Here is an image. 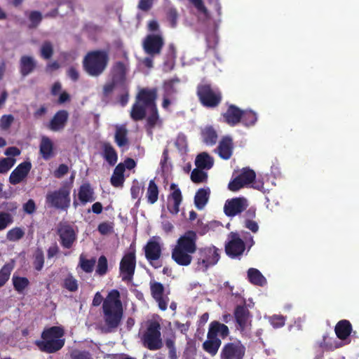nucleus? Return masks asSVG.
I'll return each instance as SVG.
<instances>
[{
    "label": "nucleus",
    "instance_id": "obj_3",
    "mask_svg": "<svg viewBox=\"0 0 359 359\" xmlns=\"http://www.w3.org/2000/svg\"><path fill=\"white\" fill-rule=\"evenodd\" d=\"M64 334L65 332L62 327H51L42 332V339L36 341L35 344L43 352L55 353L60 350L65 345Z\"/></svg>",
    "mask_w": 359,
    "mask_h": 359
},
{
    "label": "nucleus",
    "instance_id": "obj_14",
    "mask_svg": "<svg viewBox=\"0 0 359 359\" xmlns=\"http://www.w3.org/2000/svg\"><path fill=\"white\" fill-rule=\"evenodd\" d=\"M57 233L60 244L64 248H71L77 238V233L74 228L67 223H60L58 225Z\"/></svg>",
    "mask_w": 359,
    "mask_h": 359
},
{
    "label": "nucleus",
    "instance_id": "obj_60",
    "mask_svg": "<svg viewBox=\"0 0 359 359\" xmlns=\"http://www.w3.org/2000/svg\"><path fill=\"white\" fill-rule=\"evenodd\" d=\"M29 20L32 26H36L41 20V14L37 11H33L29 13Z\"/></svg>",
    "mask_w": 359,
    "mask_h": 359
},
{
    "label": "nucleus",
    "instance_id": "obj_45",
    "mask_svg": "<svg viewBox=\"0 0 359 359\" xmlns=\"http://www.w3.org/2000/svg\"><path fill=\"white\" fill-rule=\"evenodd\" d=\"M257 120V116L254 111L251 110L243 111L241 121L245 126H250L254 125Z\"/></svg>",
    "mask_w": 359,
    "mask_h": 359
},
{
    "label": "nucleus",
    "instance_id": "obj_12",
    "mask_svg": "<svg viewBox=\"0 0 359 359\" xmlns=\"http://www.w3.org/2000/svg\"><path fill=\"white\" fill-rule=\"evenodd\" d=\"M197 93L201 103L208 107L217 106L221 100L219 91L211 88L209 85L199 86Z\"/></svg>",
    "mask_w": 359,
    "mask_h": 359
},
{
    "label": "nucleus",
    "instance_id": "obj_29",
    "mask_svg": "<svg viewBox=\"0 0 359 359\" xmlns=\"http://www.w3.org/2000/svg\"><path fill=\"white\" fill-rule=\"evenodd\" d=\"M243 111L236 106L231 105L224 114L225 121L231 126L236 125L241 121Z\"/></svg>",
    "mask_w": 359,
    "mask_h": 359
},
{
    "label": "nucleus",
    "instance_id": "obj_24",
    "mask_svg": "<svg viewBox=\"0 0 359 359\" xmlns=\"http://www.w3.org/2000/svg\"><path fill=\"white\" fill-rule=\"evenodd\" d=\"M192 255L176 245L172 250V259L180 266H189L192 261Z\"/></svg>",
    "mask_w": 359,
    "mask_h": 359
},
{
    "label": "nucleus",
    "instance_id": "obj_52",
    "mask_svg": "<svg viewBox=\"0 0 359 359\" xmlns=\"http://www.w3.org/2000/svg\"><path fill=\"white\" fill-rule=\"evenodd\" d=\"M78 282L72 276L68 275L64 280V287L70 292H75L78 290Z\"/></svg>",
    "mask_w": 359,
    "mask_h": 359
},
{
    "label": "nucleus",
    "instance_id": "obj_63",
    "mask_svg": "<svg viewBox=\"0 0 359 359\" xmlns=\"http://www.w3.org/2000/svg\"><path fill=\"white\" fill-rule=\"evenodd\" d=\"M67 75L74 81H76L79 78V71L74 67H71L68 69Z\"/></svg>",
    "mask_w": 359,
    "mask_h": 359
},
{
    "label": "nucleus",
    "instance_id": "obj_41",
    "mask_svg": "<svg viewBox=\"0 0 359 359\" xmlns=\"http://www.w3.org/2000/svg\"><path fill=\"white\" fill-rule=\"evenodd\" d=\"M158 189L154 180H150L147 191V198L149 203L154 204L158 200Z\"/></svg>",
    "mask_w": 359,
    "mask_h": 359
},
{
    "label": "nucleus",
    "instance_id": "obj_18",
    "mask_svg": "<svg viewBox=\"0 0 359 359\" xmlns=\"http://www.w3.org/2000/svg\"><path fill=\"white\" fill-rule=\"evenodd\" d=\"M180 81L178 79H173L165 81L163 86V100L162 107L168 109L169 106L175 100V95L177 93V86Z\"/></svg>",
    "mask_w": 359,
    "mask_h": 359
},
{
    "label": "nucleus",
    "instance_id": "obj_26",
    "mask_svg": "<svg viewBox=\"0 0 359 359\" xmlns=\"http://www.w3.org/2000/svg\"><path fill=\"white\" fill-rule=\"evenodd\" d=\"M352 327L351 323L346 320L339 321L335 327V333L337 337L344 341V344L350 343L348 337L351 334Z\"/></svg>",
    "mask_w": 359,
    "mask_h": 359
},
{
    "label": "nucleus",
    "instance_id": "obj_21",
    "mask_svg": "<svg viewBox=\"0 0 359 359\" xmlns=\"http://www.w3.org/2000/svg\"><path fill=\"white\" fill-rule=\"evenodd\" d=\"M170 191L171 192L168 198V209L170 213L176 215L180 211L182 196L180 189L175 184H171Z\"/></svg>",
    "mask_w": 359,
    "mask_h": 359
},
{
    "label": "nucleus",
    "instance_id": "obj_58",
    "mask_svg": "<svg viewBox=\"0 0 359 359\" xmlns=\"http://www.w3.org/2000/svg\"><path fill=\"white\" fill-rule=\"evenodd\" d=\"M14 117L12 115H4L0 118V128L3 130H8L12 123Z\"/></svg>",
    "mask_w": 359,
    "mask_h": 359
},
{
    "label": "nucleus",
    "instance_id": "obj_51",
    "mask_svg": "<svg viewBox=\"0 0 359 359\" xmlns=\"http://www.w3.org/2000/svg\"><path fill=\"white\" fill-rule=\"evenodd\" d=\"M15 163V159L13 157H7L0 161V173L6 172Z\"/></svg>",
    "mask_w": 359,
    "mask_h": 359
},
{
    "label": "nucleus",
    "instance_id": "obj_25",
    "mask_svg": "<svg viewBox=\"0 0 359 359\" xmlns=\"http://www.w3.org/2000/svg\"><path fill=\"white\" fill-rule=\"evenodd\" d=\"M69 114L65 110L57 111L48 124V128L53 131H59L63 129L67 121Z\"/></svg>",
    "mask_w": 359,
    "mask_h": 359
},
{
    "label": "nucleus",
    "instance_id": "obj_7",
    "mask_svg": "<svg viewBox=\"0 0 359 359\" xmlns=\"http://www.w3.org/2000/svg\"><path fill=\"white\" fill-rule=\"evenodd\" d=\"M219 259L218 249L215 246H208L198 250L197 269L205 271L209 267L215 265Z\"/></svg>",
    "mask_w": 359,
    "mask_h": 359
},
{
    "label": "nucleus",
    "instance_id": "obj_59",
    "mask_svg": "<svg viewBox=\"0 0 359 359\" xmlns=\"http://www.w3.org/2000/svg\"><path fill=\"white\" fill-rule=\"evenodd\" d=\"M41 55L45 59H48L53 54V47L48 42H46L43 44L41 50Z\"/></svg>",
    "mask_w": 359,
    "mask_h": 359
},
{
    "label": "nucleus",
    "instance_id": "obj_10",
    "mask_svg": "<svg viewBox=\"0 0 359 359\" xmlns=\"http://www.w3.org/2000/svg\"><path fill=\"white\" fill-rule=\"evenodd\" d=\"M163 248V242L159 236H152L144 247L145 257L147 261L155 268L160 266L155 264L161 256Z\"/></svg>",
    "mask_w": 359,
    "mask_h": 359
},
{
    "label": "nucleus",
    "instance_id": "obj_48",
    "mask_svg": "<svg viewBox=\"0 0 359 359\" xmlns=\"http://www.w3.org/2000/svg\"><path fill=\"white\" fill-rule=\"evenodd\" d=\"M95 264V260L94 259H86L83 255H81L79 257V266L82 269L83 271L86 273H90L93 271L94 266Z\"/></svg>",
    "mask_w": 359,
    "mask_h": 359
},
{
    "label": "nucleus",
    "instance_id": "obj_49",
    "mask_svg": "<svg viewBox=\"0 0 359 359\" xmlns=\"http://www.w3.org/2000/svg\"><path fill=\"white\" fill-rule=\"evenodd\" d=\"M13 222V216L10 213L0 212V231L6 229Z\"/></svg>",
    "mask_w": 359,
    "mask_h": 359
},
{
    "label": "nucleus",
    "instance_id": "obj_22",
    "mask_svg": "<svg viewBox=\"0 0 359 359\" xmlns=\"http://www.w3.org/2000/svg\"><path fill=\"white\" fill-rule=\"evenodd\" d=\"M78 199L79 201V204L86 205L88 203H92L95 200V196L93 188L88 183L83 184L78 190ZM74 206L76 208L79 203L75 199L74 201Z\"/></svg>",
    "mask_w": 359,
    "mask_h": 359
},
{
    "label": "nucleus",
    "instance_id": "obj_33",
    "mask_svg": "<svg viewBox=\"0 0 359 359\" xmlns=\"http://www.w3.org/2000/svg\"><path fill=\"white\" fill-rule=\"evenodd\" d=\"M229 334V328L224 324H222L217 321L212 322L210 325L208 335L217 337V335L222 337H226Z\"/></svg>",
    "mask_w": 359,
    "mask_h": 359
},
{
    "label": "nucleus",
    "instance_id": "obj_40",
    "mask_svg": "<svg viewBox=\"0 0 359 359\" xmlns=\"http://www.w3.org/2000/svg\"><path fill=\"white\" fill-rule=\"evenodd\" d=\"M127 130L125 126H116L115 133V142L120 147L127 144L128 139L126 137Z\"/></svg>",
    "mask_w": 359,
    "mask_h": 359
},
{
    "label": "nucleus",
    "instance_id": "obj_13",
    "mask_svg": "<svg viewBox=\"0 0 359 359\" xmlns=\"http://www.w3.org/2000/svg\"><path fill=\"white\" fill-rule=\"evenodd\" d=\"M164 44L163 38L160 33L148 34L142 42L143 49L150 56L158 55Z\"/></svg>",
    "mask_w": 359,
    "mask_h": 359
},
{
    "label": "nucleus",
    "instance_id": "obj_8",
    "mask_svg": "<svg viewBox=\"0 0 359 359\" xmlns=\"http://www.w3.org/2000/svg\"><path fill=\"white\" fill-rule=\"evenodd\" d=\"M136 267L135 250L130 248L126 252L120 262V276L123 281L133 280Z\"/></svg>",
    "mask_w": 359,
    "mask_h": 359
},
{
    "label": "nucleus",
    "instance_id": "obj_27",
    "mask_svg": "<svg viewBox=\"0 0 359 359\" xmlns=\"http://www.w3.org/2000/svg\"><path fill=\"white\" fill-rule=\"evenodd\" d=\"M234 315L236 322L242 331L248 327L250 325L249 311L245 306H237Z\"/></svg>",
    "mask_w": 359,
    "mask_h": 359
},
{
    "label": "nucleus",
    "instance_id": "obj_64",
    "mask_svg": "<svg viewBox=\"0 0 359 359\" xmlns=\"http://www.w3.org/2000/svg\"><path fill=\"white\" fill-rule=\"evenodd\" d=\"M5 155L8 157H14L20 154V151L18 148L15 147H11L6 149L4 152Z\"/></svg>",
    "mask_w": 359,
    "mask_h": 359
},
{
    "label": "nucleus",
    "instance_id": "obj_37",
    "mask_svg": "<svg viewBox=\"0 0 359 359\" xmlns=\"http://www.w3.org/2000/svg\"><path fill=\"white\" fill-rule=\"evenodd\" d=\"M36 67V62L33 57L23 56L20 60V70L23 76L31 73Z\"/></svg>",
    "mask_w": 359,
    "mask_h": 359
},
{
    "label": "nucleus",
    "instance_id": "obj_9",
    "mask_svg": "<svg viewBox=\"0 0 359 359\" xmlns=\"http://www.w3.org/2000/svg\"><path fill=\"white\" fill-rule=\"evenodd\" d=\"M70 188L68 187H63L46 196V202L50 206L61 210H67L70 205Z\"/></svg>",
    "mask_w": 359,
    "mask_h": 359
},
{
    "label": "nucleus",
    "instance_id": "obj_15",
    "mask_svg": "<svg viewBox=\"0 0 359 359\" xmlns=\"http://www.w3.org/2000/svg\"><path fill=\"white\" fill-rule=\"evenodd\" d=\"M255 176V172L252 170L243 168L240 175L229 183L228 187L231 191H236L252 183Z\"/></svg>",
    "mask_w": 359,
    "mask_h": 359
},
{
    "label": "nucleus",
    "instance_id": "obj_30",
    "mask_svg": "<svg viewBox=\"0 0 359 359\" xmlns=\"http://www.w3.org/2000/svg\"><path fill=\"white\" fill-rule=\"evenodd\" d=\"M195 164L200 169H210L213 164V158L206 152L199 154L195 160Z\"/></svg>",
    "mask_w": 359,
    "mask_h": 359
},
{
    "label": "nucleus",
    "instance_id": "obj_17",
    "mask_svg": "<svg viewBox=\"0 0 359 359\" xmlns=\"http://www.w3.org/2000/svg\"><path fill=\"white\" fill-rule=\"evenodd\" d=\"M196 241V233L194 231H188L177 239L176 245L185 250L189 253L194 254L197 250Z\"/></svg>",
    "mask_w": 359,
    "mask_h": 359
},
{
    "label": "nucleus",
    "instance_id": "obj_4",
    "mask_svg": "<svg viewBox=\"0 0 359 359\" xmlns=\"http://www.w3.org/2000/svg\"><path fill=\"white\" fill-rule=\"evenodd\" d=\"M109 55L104 50L89 52L83 59V69L91 76H98L105 70Z\"/></svg>",
    "mask_w": 359,
    "mask_h": 359
},
{
    "label": "nucleus",
    "instance_id": "obj_57",
    "mask_svg": "<svg viewBox=\"0 0 359 359\" xmlns=\"http://www.w3.org/2000/svg\"><path fill=\"white\" fill-rule=\"evenodd\" d=\"M267 318L273 328H279L285 325V319L283 316L274 315Z\"/></svg>",
    "mask_w": 359,
    "mask_h": 359
},
{
    "label": "nucleus",
    "instance_id": "obj_19",
    "mask_svg": "<svg viewBox=\"0 0 359 359\" xmlns=\"http://www.w3.org/2000/svg\"><path fill=\"white\" fill-rule=\"evenodd\" d=\"M248 206L247 201L243 198H235L227 200L224 206L226 215L234 217L243 212Z\"/></svg>",
    "mask_w": 359,
    "mask_h": 359
},
{
    "label": "nucleus",
    "instance_id": "obj_1",
    "mask_svg": "<svg viewBox=\"0 0 359 359\" xmlns=\"http://www.w3.org/2000/svg\"><path fill=\"white\" fill-rule=\"evenodd\" d=\"M156 89H142L137 97V102L133 105L131 111V117L137 121L148 114L147 128L150 135L152 130L156 127H161L162 122L159 119L155 100L156 99Z\"/></svg>",
    "mask_w": 359,
    "mask_h": 359
},
{
    "label": "nucleus",
    "instance_id": "obj_43",
    "mask_svg": "<svg viewBox=\"0 0 359 359\" xmlns=\"http://www.w3.org/2000/svg\"><path fill=\"white\" fill-rule=\"evenodd\" d=\"M12 280L14 288L18 293H22L29 283V280L25 277L13 276Z\"/></svg>",
    "mask_w": 359,
    "mask_h": 359
},
{
    "label": "nucleus",
    "instance_id": "obj_61",
    "mask_svg": "<svg viewBox=\"0 0 359 359\" xmlns=\"http://www.w3.org/2000/svg\"><path fill=\"white\" fill-rule=\"evenodd\" d=\"M36 206L33 200H29L26 203L23 205V210L27 214H32L35 211Z\"/></svg>",
    "mask_w": 359,
    "mask_h": 359
},
{
    "label": "nucleus",
    "instance_id": "obj_62",
    "mask_svg": "<svg viewBox=\"0 0 359 359\" xmlns=\"http://www.w3.org/2000/svg\"><path fill=\"white\" fill-rule=\"evenodd\" d=\"M68 172V167L65 164L59 165L58 168L55 171L54 175L57 178H60L67 174Z\"/></svg>",
    "mask_w": 359,
    "mask_h": 359
},
{
    "label": "nucleus",
    "instance_id": "obj_55",
    "mask_svg": "<svg viewBox=\"0 0 359 359\" xmlns=\"http://www.w3.org/2000/svg\"><path fill=\"white\" fill-rule=\"evenodd\" d=\"M176 147L177 148L178 151L181 154H184L187 150V138L184 135H179L176 139L175 143Z\"/></svg>",
    "mask_w": 359,
    "mask_h": 359
},
{
    "label": "nucleus",
    "instance_id": "obj_6",
    "mask_svg": "<svg viewBox=\"0 0 359 359\" xmlns=\"http://www.w3.org/2000/svg\"><path fill=\"white\" fill-rule=\"evenodd\" d=\"M160 330L161 326L158 322L156 320L149 322L147 330L142 337V341L145 347L152 351L161 348L163 344Z\"/></svg>",
    "mask_w": 359,
    "mask_h": 359
},
{
    "label": "nucleus",
    "instance_id": "obj_32",
    "mask_svg": "<svg viewBox=\"0 0 359 359\" xmlns=\"http://www.w3.org/2000/svg\"><path fill=\"white\" fill-rule=\"evenodd\" d=\"M210 193L208 188L200 189L196 192L194 197V203L198 210H202L205 206L209 199Z\"/></svg>",
    "mask_w": 359,
    "mask_h": 359
},
{
    "label": "nucleus",
    "instance_id": "obj_34",
    "mask_svg": "<svg viewBox=\"0 0 359 359\" xmlns=\"http://www.w3.org/2000/svg\"><path fill=\"white\" fill-rule=\"evenodd\" d=\"M40 152L43 158L49 159L53 154V144L50 139L47 137L41 138L40 144Z\"/></svg>",
    "mask_w": 359,
    "mask_h": 359
},
{
    "label": "nucleus",
    "instance_id": "obj_56",
    "mask_svg": "<svg viewBox=\"0 0 359 359\" xmlns=\"http://www.w3.org/2000/svg\"><path fill=\"white\" fill-rule=\"evenodd\" d=\"M72 359H92L91 354L86 351L74 349L70 353Z\"/></svg>",
    "mask_w": 359,
    "mask_h": 359
},
{
    "label": "nucleus",
    "instance_id": "obj_31",
    "mask_svg": "<svg viewBox=\"0 0 359 359\" xmlns=\"http://www.w3.org/2000/svg\"><path fill=\"white\" fill-rule=\"evenodd\" d=\"M221 345V341L215 336L208 334V339L203 343V346L205 351L212 355H215Z\"/></svg>",
    "mask_w": 359,
    "mask_h": 359
},
{
    "label": "nucleus",
    "instance_id": "obj_54",
    "mask_svg": "<svg viewBox=\"0 0 359 359\" xmlns=\"http://www.w3.org/2000/svg\"><path fill=\"white\" fill-rule=\"evenodd\" d=\"M200 168H195L191 174V179L194 182L200 183L205 181L207 178V174Z\"/></svg>",
    "mask_w": 359,
    "mask_h": 359
},
{
    "label": "nucleus",
    "instance_id": "obj_16",
    "mask_svg": "<svg viewBox=\"0 0 359 359\" xmlns=\"http://www.w3.org/2000/svg\"><path fill=\"white\" fill-rule=\"evenodd\" d=\"M245 351L240 341L228 343L222 349L221 359H243Z\"/></svg>",
    "mask_w": 359,
    "mask_h": 359
},
{
    "label": "nucleus",
    "instance_id": "obj_28",
    "mask_svg": "<svg viewBox=\"0 0 359 359\" xmlns=\"http://www.w3.org/2000/svg\"><path fill=\"white\" fill-rule=\"evenodd\" d=\"M232 140L229 137H225L220 141L217 147V152L222 158L227 160L232 155Z\"/></svg>",
    "mask_w": 359,
    "mask_h": 359
},
{
    "label": "nucleus",
    "instance_id": "obj_5",
    "mask_svg": "<svg viewBox=\"0 0 359 359\" xmlns=\"http://www.w3.org/2000/svg\"><path fill=\"white\" fill-rule=\"evenodd\" d=\"M253 244L252 236L249 233L244 231L241 233L231 232L228 236L225 250L229 257L235 258L243 253L246 245L250 248Z\"/></svg>",
    "mask_w": 359,
    "mask_h": 359
},
{
    "label": "nucleus",
    "instance_id": "obj_39",
    "mask_svg": "<svg viewBox=\"0 0 359 359\" xmlns=\"http://www.w3.org/2000/svg\"><path fill=\"white\" fill-rule=\"evenodd\" d=\"M124 166L122 164H118L114 169V173L111 177V184L116 187H120L123 184L124 181Z\"/></svg>",
    "mask_w": 359,
    "mask_h": 359
},
{
    "label": "nucleus",
    "instance_id": "obj_38",
    "mask_svg": "<svg viewBox=\"0 0 359 359\" xmlns=\"http://www.w3.org/2000/svg\"><path fill=\"white\" fill-rule=\"evenodd\" d=\"M203 141L207 145H214L217 140L216 131L211 127H205L201 133Z\"/></svg>",
    "mask_w": 359,
    "mask_h": 359
},
{
    "label": "nucleus",
    "instance_id": "obj_20",
    "mask_svg": "<svg viewBox=\"0 0 359 359\" xmlns=\"http://www.w3.org/2000/svg\"><path fill=\"white\" fill-rule=\"evenodd\" d=\"M150 290L152 297L158 302L160 309L165 311L168 307L169 299L166 295H164L163 285L160 283L151 281Z\"/></svg>",
    "mask_w": 359,
    "mask_h": 359
},
{
    "label": "nucleus",
    "instance_id": "obj_53",
    "mask_svg": "<svg viewBox=\"0 0 359 359\" xmlns=\"http://www.w3.org/2000/svg\"><path fill=\"white\" fill-rule=\"evenodd\" d=\"M108 264L107 259L104 256H100L98 259L97 265L96 268V273L100 276H103L107 272Z\"/></svg>",
    "mask_w": 359,
    "mask_h": 359
},
{
    "label": "nucleus",
    "instance_id": "obj_47",
    "mask_svg": "<svg viewBox=\"0 0 359 359\" xmlns=\"http://www.w3.org/2000/svg\"><path fill=\"white\" fill-rule=\"evenodd\" d=\"M189 1L194 5L195 8L196 9L200 18H201L202 20H205L208 18V12L206 8L204 6L202 0H189Z\"/></svg>",
    "mask_w": 359,
    "mask_h": 359
},
{
    "label": "nucleus",
    "instance_id": "obj_50",
    "mask_svg": "<svg viewBox=\"0 0 359 359\" xmlns=\"http://www.w3.org/2000/svg\"><path fill=\"white\" fill-rule=\"evenodd\" d=\"M34 266L37 271L42 269L44 264V257L43 251L41 249H37L34 255Z\"/></svg>",
    "mask_w": 359,
    "mask_h": 359
},
{
    "label": "nucleus",
    "instance_id": "obj_36",
    "mask_svg": "<svg viewBox=\"0 0 359 359\" xmlns=\"http://www.w3.org/2000/svg\"><path fill=\"white\" fill-rule=\"evenodd\" d=\"M103 156L105 160L111 165H114L117 162V154L113 147L107 142L102 144Z\"/></svg>",
    "mask_w": 359,
    "mask_h": 359
},
{
    "label": "nucleus",
    "instance_id": "obj_44",
    "mask_svg": "<svg viewBox=\"0 0 359 359\" xmlns=\"http://www.w3.org/2000/svg\"><path fill=\"white\" fill-rule=\"evenodd\" d=\"M25 235V231L20 227H14L6 233V238L9 241L15 242L20 240Z\"/></svg>",
    "mask_w": 359,
    "mask_h": 359
},
{
    "label": "nucleus",
    "instance_id": "obj_2",
    "mask_svg": "<svg viewBox=\"0 0 359 359\" xmlns=\"http://www.w3.org/2000/svg\"><path fill=\"white\" fill-rule=\"evenodd\" d=\"M102 310L105 324L110 328L117 327L123 313L120 293L118 290H112L108 293L104 299Z\"/></svg>",
    "mask_w": 359,
    "mask_h": 359
},
{
    "label": "nucleus",
    "instance_id": "obj_46",
    "mask_svg": "<svg viewBox=\"0 0 359 359\" xmlns=\"http://www.w3.org/2000/svg\"><path fill=\"white\" fill-rule=\"evenodd\" d=\"M13 269L12 264H6L0 270V287L5 285L10 278Z\"/></svg>",
    "mask_w": 359,
    "mask_h": 359
},
{
    "label": "nucleus",
    "instance_id": "obj_23",
    "mask_svg": "<svg viewBox=\"0 0 359 359\" xmlns=\"http://www.w3.org/2000/svg\"><path fill=\"white\" fill-rule=\"evenodd\" d=\"M32 168L29 161H25L19 164L17 168L11 173L9 181L12 184H17L21 182L28 175Z\"/></svg>",
    "mask_w": 359,
    "mask_h": 359
},
{
    "label": "nucleus",
    "instance_id": "obj_35",
    "mask_svg": "<svg viewBox=\"0 0 359 359\" xmlns=\"http://www.w3.org/2000/svg\"><path fill=\"white\" fill-rule=\"evenodd\" d=\"M248 278L251 283L256 285L263 286L266 283V278L257 269H249L248 271Z\"/></svg>",
    "mask_w": 359,
    "mask_h": 359
},
{
    "label": "nucleus",
    "instance_id": "obj_11",
    "mask_svg": "<svg viewBox=\"0 0 359 359\" xmlns=\"http://www.w3.org/2000/svg\"><path fill=\"white\" fill-rule=\"evenodd\" d=\"M126 68L121 63H116L111 70V81L107 82L103 88L105 95H108L116 87L122 86L125 81Z\"/></svg>",
    "mask_w": 359,
    "mask_h": 359
},
{
    "label": "nucleus",
    "instance_id": "obj_42",
    "mask_svg": "<svg viewBox=\"0 0 359 359\" xmlns=\"http://www.w3.org/2000/svg\"><path fill=\"white\" fill-rule=\"evenodd\" d=\"M143 185L140 184L137 180H134L130 189L131 197L133 199H137L135 205L138 206L140 204V198L143 194Z\"/></svg>",
    "mask_w": 359,
    "mask_h": 359
}]
</instances>
